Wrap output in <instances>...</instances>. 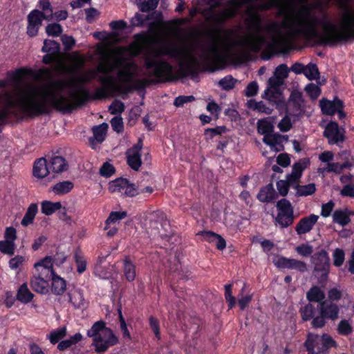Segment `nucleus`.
<instances>
[{
  "mask_svg": "<svg viewBox=\"0 0 354 354\" xmlns=\"http://www.w3.org/2000/svg\"><path fill=\"white\" fill-rule=\"evenodd\" d=\"M98 80L103 86L98 88L93 94L84 86V84L91 82L87 75L70 81L53 82L50 86L59 95L49 91L40 99L37 97L40 89L31 84L24 85L17 99L12 92L6 91L0 93V104L2 105L0 109V125L8 124L12 118H19L16 108L24 116L33 118L49 115L53 109L62 113H71L84 106L90 100L104 99L108 97L109 88L111 90L115 78L113 75L100 76Z\"/></svg>",
  "mask_w": 354,
  "mask_h": 354,
  "instance_id": "obj_1",
  "label": "nucleus"
},
{
  "mask_svg": "<svg viewBox=\"0 0 354 354\" xmlns=\"http://www.w3.org/2000/svg\"><path fill=\"white\" fill-rule=\"evenodd\" d=\"M307 26L303 28H295L291 23L283 21L281 26L292 30L294 35H302L307 38H316L318 44L329 47H335L338 45L346 44L354 41V11L348 10L343 13L337 24L330 21L322 22L323 32L319 33L316 29L318 23L315 17H312L307 13Z\"/></svg>",
  "mask_w": 354,
  "mask_h": 354,
  "instance_id": "obj_2",
  "label": "nucleus"
},
{
  "mask_svg": "<svg viewBox=\"0 0 354 354\" xmlns=\"http://www.w3.org/2000/svg\"><path fill=\"white\" fill-rule=\"evenodd\" d=\"M181 53V49L174 45L166 46L160 49L154 50L151 55H147L144 66L147 70H151L150 75L156 78V82H167L174 79V68L167 61L160 59L162 56L177 57Z\"/></svg>",
  "mask_w": 354,
  "mask_h": 354,
  "instance_id": "obj_3",
  "label": "nucleus"
},
{
  "mask_svg": "<svg viewBox=\"0 0 354 354\" xmlns=\"http://www.w3.org/2000/svg\"><path fill=\"white\" fill-rule=\"evenodd\" d=\"M209 35L212 37V41L207 48V52L200 56L201 62L198 59L192 56L188 62L180 64L179 71L184 76H190L192 80L198 77L200 71L214 72L216 71L215 62L218 55V48L213 37L212 32Z\"/></svg>",
  "mask_w": 354,
  "mask_h": 354,
  "instance_id": "obj_4",
  "label": "nucleus"
},
{
  "mask_svg": "<svg viewBox=\"0 0 354 354\" xmlns=\"http://www.w3.org/2000/svg\"><path fill=\"white\" fill-rule=\"evenodd\" d=\"M86 335L92 338V346L98 353H105L110 347L119 343L113 330L106 327V322L102 319L95 322L87 330Z\"/></svg>",
  "mask_w": 354,
  "mask_h": 354,
  "instance_id": "obj_5",
  "label": "nucleus"
},
{
  "mask_svg": "<svg viewBox=\"0 0 354 354\" xmlns=\"http://www.w3.org/2000/svg\"><path fill=\"white\" fill-rule=\"evenodd\" d=\"M339 306L334 302L325 301L318 305L319 314L311 321L314 328H322L325 326L327 320L336 321L339 317Z\"/></svg>",
  "mask_w": 354,
  "mask_h": 354,
  "instance_id": "obj_6",
  "label": "nucleus"
},
{
  "mask_svg": "<svg viewBox=\"0 0 354 354\" xmlns=\"http://www.w3.org/2000/svg\"><path fill=\"white\" fill-rule=\"evenodd\" d=\"M277 214L274 218L277 225L281 228L291 226L295 221L294 207L286 198L279 200L276 205Z\"/></svg>",
  "mask_w": 354,
  "mask_h": 354,
  "instance_id": "obj_7",
  "label": "nucleus"
},
{
  "mask_svg": "<svg viewBox=\"0 0 354 354\" xmlns=\"http://www.w3.org/2000/svg\"><path fill=\"white\" fill-rule=\"evenodd\" d=\"M310 263L313 266L315 273L320 274V279L326 281L330 273V259L328 252L322 249L310 257Z\"/></svg>",
  "mask_w": 354,
  "mask_h": 354,
  "instance_id": "obj_8",
  "label": "nucleus"
},
{
  "mask_svg": "<svg viewBox=\"0 0 354 354\" xmlns=\"http://www.w3.org/2000/svg\"><path fill=\"white\" fill-rule=\"evenodd\" d=\"M111 192H120L127 197H134L139 194V187L127 178H118L109 183Z\"/></svg>",
  "mask_w": 354,
  "mask_h": 354,
  "instance_id": "obj_9",
  "label": "nucleus"
},
{
  "mask_svg": "<svg viewBox=\"0 0 354 354\" xmlns=\"http://www.w3.org/2000/svg\"><path fill=\"white\" fill-rule=\"evenodd\" d=\"M346 131L344 127H339L335 121H330L326 126L323 136L328 140L330 145L344 142Z\"/></svg>",
  "mask_w": 354,
  "mask_h": 354,
  "instance_id": "obj_10",
  "label": "nucleus"
},
{
  "mask_svg": "<svg viewBox=\"0 0 354 354\" xmlns=\"http://www.w3.org/2000/svg\"><path fill=\"white\" fill-rule=\"evenodd\" d=\"M143 147V140L139 138L138 142L125 153L127 165L134 171H138L142 165L141 150Z\"/></svg>",
  "mask_w": 354,
  "mask_h": 354,
  "instance_id": "obj_11",
  "label": "nucleus"
},
{
  "mask_svg": "<svg viewBox=\"0 0 354 354\" xmlns=\"http://www.w3.org/2000/svg\"><path fill=\"white\" fill-rule=\"evenodd\" d=\"M152 82L153 80L142 79L136 80L134 84H127L124 85H116L115 82L113 86H111V91L118 93L122 98H124L133 91H144Z\"/></svg>",
  "mask_w": 354,
  "mask_h": 354,
  "instance_id": "obj_12",
  "label": "nucleus"
},
{
  "mask_svg": "<svg viewBox=\"0 0 354 354\" xmlns=\"http://www.w3.org/2000/svg\"><path fill=\"white\" fill-rule=\"evenodd\" d=\"M35 72L28 68H19L15 71H8L6 73V80L10 86L18 87L23 82L24 76H35Z\"/></svg>",
  "mask_w": 354,
  "mask_h": 354,
  "instance_id": "obj_13",
  "label": "nucleus"
},
{
  "mask_svg": "<svg viewBox=\"0 0 354 354\" xmlns=\"http://www.w3.org/2000/svg\"><path fill=\"white\" fill-rule=\"evenodd\" d=\"M275 266L281 269L295 270L299 272L304 273L307 271L306 263L300 260L290 259L285 257H280L274 263Z\"/></svg>",
  "mask_w": 354,
  "mask_h": 354,
  "instance_id": "obj_14",
  "label": "nucleus"
},
{
  "mask_svg": "<svg viewBox=\"0 0 354 354\" xmlns=\"http://www.w3.org/2000/svg\"><path fill=\"white\" fill-rule=\"evenodd\" d=\"M48 167L50 171L55 174H60L67 171L69 169V164L66 158L60 155L53 153L48 155Z\"/></svg>",
  "mask_w": 354,
  "mask_h": 354,
  "instance_id": "obj_15",
  "label": "nucleus"
},
{
  "mask_svg": "<svg viewBox=\"0 0 354 354\" xmlns=\"http://www.w3.org/2000/svg\"><path fill=\"white\" fill-rule=\"evenodd\" d=\"M319 106L323 115H334L337 108H344L345 105L342 100L335 96L333 100L322 98L319 100Z\"/></svg>",
  "mask_w": 354,
  "mask_h": 354,
  "instance_id": "obj_16",
  "label": "nucleus"
},
{
  "mask_svg": "<svg viewBox=\"0 0 354 354\" xmlns=\"http://www.w3.org/2000/svg\"><path fill=\"white\" fill-rule=\"evenodd\" d=\"M318 219L319 216L314 214L302 217L295 227L297 234L301 236L310 232L317 223Z\"/></svg>",
  "mask_w": 354,
  "mask_h": 354,
  "instance_id": "obj_17",
  "label": "nucleus"
},
{
  "mask_svg": "<svg viewBox=\"0 0 354 354\" xmlns=\"http://www.w3.org/2000/svg\"><path fill=\"white\" fill-rule=\"evenodd\" d=\"M50 172L47 156L41 157L35 160L32 167V175L34 177L37 179H43L47 177Z\"/></svg>",
  "mask_w": 354,
  "mask_h": 354,
  "instance_id": "obj_18",
  "label": "nucleus"
},
{
  "mask_svg": "<svg viewBox=\"0 0 354 354\" xmlns=\"http://www.w3.org/2000/svg\"><path fill=\"white\" fill-rule=\"evenodd\" d=\"M162 14L151 12L147 15L136 12L134 16L130 19V24L132 27H142L145 25L147 21L149 20L156 19L158 21L162 20Z\"/></svg>",
  "mask_w": 354,
  "mask_h": 354,
  "instance_id": "obj_19",
  "label": "nucleus"
},
{
  "mask_svg": "<svg viewBox=\"0 0 354 354\" xmlns=\"http://www.w3.org/2000/svg\"><path fill=\"white\" fill-rule=\"evenodd\" d=\"M53 14H46L37 9L32 10L28 15L27 20L28 23L41 26L43 20L50 21L53 19Z\"/></svg>",
  "mask_w": 354,
  "mask_h": 354,
  "instance_id": "obj_20",
  "label": "nucleus"
},
{
  "mask_svg": "<svg viewBox=\"0 0 354 354\" xmlns=\"http://www.w3.org/2000/svg\"><path fill=\"white\" fill-rule=\"evenodd\" d=\"M107 129L108 124L105 122L100 125L93 127V138H91L89 139V142L92 149H95V142H96L98 144H100L105 140Z\"/></svg>",
  "mask_w": 354,
  "mask_h": 354,
  "instance_id": "obj_21",
  "label": "nucleus"
},
{
  "mask_svg": "<svg viewBox=\"0 0 354 354\" xmlns=\"http://www.w3.org/2000/svg\"><path fill=\"white\" fill-rule=\"evenodd\" d=\"M257 198L262 203L273 202L277 198V193L272 184L270 183L261 187L257 194Z\"/></svg>",
  "mask_w": 354,
  "mask_h": 354,
  "instance_id": "obj_22",
  "label": "nucleus"
},
{
  "mask_svg": "<svg viewBox=\"0 0 354 354\" xmlns=\"http://www.w3.org/2000/svg\"><path fill=\"white\" fill-rule=\"evenodd\" d=\"M122 270L125 279L132 282L136 277V267L129 257L126 256L122 260Z\"/></svg>",
  "mask_w": 354,
  "mask_h": 354,
  "instance_id": "obj_23",
  "label": "nucleus"
},
{
  "mask_svg": "<svg viewBox=\"0 0 354 354\" xmlns=\"http://www.w3.org/2000/svg\"><path fill=\"white\" fill-rule=\"evenodd\" d=\"M326 295L324 292L318 286L313 285L306 292V299L311 303H318L319 305L322 302L325 301Z\"/></svg>",
  "mask_w": 354,
  "mask_h": 354,
  "instance_id": "obj_24",
  "label": "nucleus"
},
{
  "mask_svg": "<svg viewBox=\"0 0 354 354\" xmlns=\"http://www.w3.org/2000/svg\"><path fill=\"white\" fill-rule=\"evenodd\" d=\"M52 275V286L51 291L55 295H62L66 290V281L57 275L55 272Z\"/></svg>",
  "mask_w": 354,
  "mask_h": 354,
  "instance_id": "obj_25",
  "label": "nucleus"
},
{
  "mask_svg": "<svg viewBox=\"0 0 354 354\" xmlns=\"http://www.w3.org/2000/svg\"><path fill=\"white\" fill-rule=\"evenodd\" d=\"M34 297V295L30 291L26 283L21 284L17 290L16 299L22 304L30 303Z\"/></svg>",
  "mask_w": 354,
  "mask_h": 354,
  "instance_id": "obj_26",
  "label": "nucleus"
},
{
  "mask_svg": "<svg viewBox=\"0 0 354 354\" xmlns=\"http://www.w3.org/2000/svg\"><path fill=\"white\" fill-rule=\"evenodd\" d=\"M138 66L133 62H128L124 66V70L120 71L118 73V77L120 80L124 81L126 84H130L132 81L133 73L131 70H136Z\"/></svg>",
  "mask_w": 354,
  "mask_h": 354,
  "instance_id": "obj_27",
  "label": "nucleus"
},
{
  "mask_svg": "<svg viewBox=\"0 0 354 354\" xmlns=\"http://www.w3.org/2000/svg\"><path fill=\"white\" fill-rule=\"evenodd\" d=\"M30 286L32 290L37 292L44 294L48 292V283L39 275L32 277Z\"/></svg>",
  "mask_w": 354,
  "mask_h": 354,
  "instance_id": "obj_28",
  "label": "nucleus"
},
{
  "mask_svg": "<svg viewBox=\"0 0 354 354\" xmlns=\"http://www.w3.org/2000/svg\"><path fill=\"white\" fill-rule=\"evenodd\" d=\"M267 44V40L263 35H257L254 39L244 43L252 52L259 53L263 46Z\"/></svg>",
  "mask_w": 354,
  "mask_h": 354,
  "instance_id": "obj_29",
  "label": "nucleus"
},
{
  "mask_svg": "<svg viewBox=\"0 0 354 354\" xmlns=\"http://www.w3.org/2000/svg\"><path fill=\"white\" fill-rule=\"evenodd\" d=\"M61 202H52L50 201H43L41 203V213L46 216H50L61 209Z\"/></svg>",
  "mask_w": 354,
  "mask_h": 354,
  "instance_id": "obj_30",
  "label": "nucleus"
},
{
  "mask_svg": "<svg viewBox=\"0 0 354 354\" xmlns=\"http://www.w3.org/2000/svg\"><path fill=\"white\" fill-rule=\"evenodd\" d=\"M83 339V336L80 333H77L73 336H71L69 339L62 340L57 344V349L59 351H64L73 345L81 342Z\"/></svg>",
  "mask_w": 354,
  "mask_h": 354,
  "instance_id": "obj_31",
  "label": "nucleus"
},
{
  "mask_svg": "<svg viewBox=\"0 0 354 354\" xmlns=\"http://www.w3.org/2000/svg\"><path fill=\"white\" fill-rule=\"evenodd\" d=\"M333 221L343 227L347 225L351 222V218L348 217L346 208L335 210L333 214Z\"/></svg>",
  "mask_w": 354,
  "mask_h": 354,
  "instance_id": "obj_32",
  "label": "nucleus"
},
{
  "mask_svg": "<svg viewBox=\"0 0 354 354\" xmlns=\"http://www.w3.org/2000/svg\"><path fill=\"white\" fill-rule=\"evenodd\" d=\"M66 326H63L50 331L48 335V339L52 344H59V342L66 336Z\"/></svg>",
  "mask_w": 354,
  "mask_h": 354,
  "instance_id": "obj_33",
  "label": "nucleus"
},
{
  "mask_svg": "<svg viewBox=\"0 0 354 354\" xmlns=\"http://www.w3.org/2000/svg\"><path fill=\"white\" fill-rule=\"evenodd\" d=\"M38 212V205L37 203H31L27 210L26 212L21 220V225L23 226H28L32 224L34 221L35 217Z\"/></svg>",
  "mask_w": 354,
  "mask_h": 354,
  "instance_id": "obj_34",
  "label": "nucleus"
},
{
  "mask_svg": "<svg viewBox=\"0 0 354 354\" xmlns=\"http://www.w3.org/2000/svg\"><path fill=\"white\" fill-rule=\"evenodd\" d=\"M74 187V184L70 180H65L56 183L52 191L57 195H64L69 193Z\"/></svg>",
  "mask_w": 354,
  "mask_h": 354,
  "instance_id": "obj_35",
  "label": "nucleus"
},
{
  "mask_svg": "<svg viewBox=\"0 0 354 354\" xmlns=\"http://www.w3.org/2000/svg\"><path fill=\"white\" fill-rule=\"evenodd\" d=\"M293 188L296 189L297 196H307L313 194L316 191V187L315 183H309L306 185H300L296 184L293 186Z\"/></svg>",
  "mask_w": 354,
  "mask_h": 354,
  "instance_id": "obj_36",
  "label": "nucleus"
},
{
  "mask_svg": "<svg viewBox=\"0 0 354 354\" xmlns=\"http://www.w3.org/2000/svg\"><path fill=\"white\" fill-rule=\"evenodd\" d=\"M41 52L57 55L60 52V45L55 40L45 39L44 41V46L41 48Z\"/></svg>",
  "mask_w": 354,
  "mask_h": 354,
  "instance_id": "obj_37",
  "label": "nucleus"
},
{
  "mask_svg": "<svg viewBox=\"0 0 354 354\" xmlns=\"http://www.w3.org/2000/svg\"><path fill=\"white\" fill-rule=\"evenodd\" d=\"M319 342L321 345L319 348L322 354H325L324 353L330 348L335 347L337 345L336 342L333 337L326 333H324L322 336H319Z\"/></svg>",
  "mask_w": 354,
  "mask_h": 354,
  "instance_id": "obj_38",
  "label": "nucleus"
},
{
  "mask_svg": "<svg viewBox=\"0 0 354 354\" xmlns=\"http://www.w3.org/2000/svg\"><path fill=\"white\" fill-rule=\"evenodd\" d=\"M74 260L77 266V272L82 274L86 269L87 262L80 249L74 252Z\"/></svg>",
  "mask_w": 354,
  "mask_h": 354,
  "instance_id": "obj_39",
  "label": "nucleus"
},
{
  "mask_svg": "<svg viewBox=\"0 0 354 354\" xmlns=\"http://www.w3.org/2000/svg\"><path fill=\"white\" fill-rule=\"evenodd\" d=\"M300 314L304 322L313 320L315 317V308L310 303L307 304L300 308Z\"/></svg>",
  "mask_w": 354,
  "mask_h": 354,
  "instance_id": "obj_40",
  "label": "nucleus"
},
{
  "mask_svg": "<svg viewBox=\"0 0 354 354\" xmlns=\"http://www.w3.org/2000/svg\"><path fill=\"white\" fill-rule=\"evenodd\" d=\"M310 162V159L308 158L299 159L292 165V172L301 178L303 171L308 167Z\"/></svg>",
  "mask_w": 354,
  "mask_h": 354,
  "instance_id": "obj_41",
  "label": "nucleus"
},
{
  "mask_svg": "<svg viewBox=\"0 0 354 354\" xmlns=\"http://www.w3.org/2000/svg\"><path fill=\"white\" fill-rule=\"evenodd\" d=\"M127 216V213L125 211L111 212L105 221L104 229L108 230L109 225L124 218Z\"/></svg>",
  "mask_w": 354,
  "mask_h": 354,
  "instance_id": "obj_42",
  "label": "nucleus"
},
{
  "mask_svg": "<svg viewBox=\"0 0 354 354\" xmlns=\"http://www.w3.org/2000/svg\"><path fill=\"white\" fill-rule=\"evenodd\" d=\"M113 65H109V67H107L105 65L101 64L97 67L96 71L91 70L87 73V75L89 77L90 80H95L99 78L97 76V73H104V74H109L110 73L112 70L113 69Z\"/></svg>",
  "mask_w": 354,
  "mask_h": 354,
  "instance_id": "obj_43",
  "label": "nucleus"
},
{
  "mask_svg": "<svg viewBox=\"0 0 354 354\" xmlns=\"http://www.w3.org/2000/svg\"><path fill=\"white\" fill-rule=\"evenodd\" d=\"M304 75L309 80H314L319 78V71L316 64L309 63L306 66Z\"/></svg>",
  "mask_w": 354,
  "mask_h": 354,
  "instance_id": "obj_44",
  "label": "nucleus"
},
{
  "mask_svg": "<svg viewBox=\"0 0 354 354\" xmlns=\"http://www.w3.org/2000/svg\"><path fill=\"white\" fill-rule=\"evenodd\" d=\"M236 82V79L228 75L221 79L218 82V85L224 91H230L234 88Z\"/></svg>",
  "mask_w": 354,
  "mask_h": 354,
  "instance_id": "obj_45",
  "label": "nucleus"
},
{
  "mask_svg": "<svg viewBox=\"0 0 354 354\" xmlns=\"http://www.w3.org/2000/svg\"><path fill=\"white\" fill-rule=\"evenodd\" d=\"M319 345V335L312 333H308L306 339L304 343V347L306 349L313 348L315 350V347H320Z\"/></svg>",
  "mask_w": 354,
  "mask_h": 354,
  "instance_id": "obj_46",
  "label": "nucleus"
},
{
  "mask_svg": "<svg viewBox=\"0 0 354 354\" xmlns=\"http://www.w3.org/2000/svg\"><path fill=\"white\" fill-rule=\"evenodd\" d=\"M337 330L340 335L348 336L353 333V328L348 320L342 319L338 324Z\"/></svg>",
  "mask_w": 354,
  "mask_h": 354,
  "instance_id": "obj_47",
  "label": "nucleus"
},
{
  "mask_svg": "<svg viewBox=\"0 0 354 354\" xmlns=\"http://www.w3.org/2000/svg\"><path fill=\"white\" fill-rule=\"evenodd\" d=\"M225 289V299L227 303L228 309H232L236 305V299L232 295V284H225L224 286Z\"/></svg>",
  "mask_w": 354,
  "mask_h": 354,
  "instance_id": "obj_48",
  "label": "nucleus"
},
{
  "mask_svg": "<svg viewBox=\"0 0 354 354\" xmlns=\"http://www.w3.org/2000/svg\"><path fill=\"white\" fill-rule=\"evenodd\" d=\"M232 16V12L231 10H223L218 14L212 15L210 19L217 24L222 25Z\"/></svg>",
  "mask_w": 354,
  "mask_h": 354,
  "instance_id": "obj_49",
  "label": "nucleus"
},
{
  "mask_svg": "<svg viewBox=\"0 0 354 354\" xmlns=\"http://www.w3.org/2000/svg\"><path fill=\"white\" fill-rule=\"evenodd\" d=\"M16 245L9 241H0V252L3 254L12 256L15 254Z\"/></svg>",
  "mask_w": 354,
  "mask_h": 354,
  "instance_id": "obj_50",
  "label": "nucleus"
},
{
  "mask_svg": "<svg viewBox=\"0 0 354 354\" xmlns=\"http://www.w3.org/2000/svg\"><path fill=\"white\" fill-rule=\"evenodd\" d=\"M69 301L71 302L75 308H81L84 306V299L83 294L77 292L73 295L68 293Z\"/></svg>",
  "mask_w": 354,
  "mask_h": 354,
  "instance_id": "obj_51",
  "label": "nucleus"
},
{
  "mask_svg": "<svg viewBox=\"0 0 354 354\" xmlns=\"http://www.w3.org/2000/svg\"><path fill=\"white\" fill-rule=\"evenodd\" d=\"M62 32V26L57 23L49 24L46 27V32L48 36L58 37Z\"/></svg>",
  "mask_w": 354,
  "mask_h": 354,
  "instance_id": "obj_52",
  "label": "nucleus"
},
{
  "mask_svg": "<svg viewBox=\"0 0 354 354\" xmlns=\"http://www.w3.org/2000/svg\"><path fill=\"white\" fill-rule=\"evenodd\" d=\"M333 266L340 267L345 260V252L341 248H336L333 252Z\"/></svg>",
  "mask_w": 354,
  "mask_h": 354,
  "instance_id": "obj_53",
  "label": "nucleus"
},
{
  "mask_svg": "<svg viewBox=\"0 0 354 354\" xmlns=\"http://www.w3.org/2000/svg\"><path fill=\"white\" fill-rule=\"evenodd\" d=\"M343 296V292L337 287L331 288L328 291V302H337L339 301Z\"/></svg>",
  "mask_w": 354,
  "mask_h": 354,
  "instance_id": "obj_54",
  "label": "nucleus"
},
{
  "mask_svg": "<svg viewBox=\"0 0 354 354\" xmlns=\"http://www.w3.org/2000/svg\"><path fill=\"white\" fill-rule=\"evenodd\" d=\"M283 136L279 134H268L264 136L263 141L268 145L271 147H274L277 145H281V138Z\"/></svg>",
  "mask_w": 354,
  "mask_h": 354,
  "instance_id": "obj_55",
  "label": "nucleus"
},
{
  "mask_svg": "<svg viewBox=\"0 0 354 354\" xmlns=\"http://www.w3.org/2000/svg\"><path fill=\"white\" fill-rule=\"evenodd\" d=\"M258 131L263 135H268L273 131V125L267 120H259L258 122Z\"/></svg>",
  "mask_w": 354,
  "mask_h": 354,
  "instance_id": "obj_56",
  "label": "nucleus"
},
{
  "mask_svg": "<svg viewBox=\"0 0 354 354\" xmlns=\"http://www.w3.org/2000/svg\"><path fill=\"white\" fill-rule=\"evenodd\" d=\"M149 323L150 328L153 332L156 338L158 340H160L161 339V336L159 320L156 317L151 315L149 318Z\"/></svg>",
  "mask_w": 354,
  "mask_h": 354,
  "instance_id": "obj_57",
  "label": "nucleus"
},
{
  "mask_svg": "<svg viewBox=\"0 0 354 354\" xmlns=\"http://www.w3.org/2000/svg\"><path fill=\"white\" fill-rule=\"evenodd\" d=\"M38 266L44 267V268L50 272L51 274H54L55 271L53 268V259L51 257H46L35 264V268Z\"/></svg>",
  "mask_w": 354,
  "mask_h": 354,
  "instance_id": "obj_58",
  "label": "nucleus"
},
{
  "mask_svg": "<svg viewBox=\"0 0 354 354\" xmlns=\"http://www.w3.org/2000/svg\"><path fill=\"white\" fill-rule=\"evenodd\" d=\"M115 172V167L108 162H104L100 169V174L106 178L111 177Z\"/></svg>",
  "mask_w": 354,
  "mask_h": 354,
  "instance_id": "obj_59",
  "label": "nucleus"
},
{
  "mask_svg": "<svg viewBox=\"0 0 354 354\" xmlns=\"http://www.w3.org/2000/svg\"><path fill=\"white\" fill-rule=\"evenodd\" d=\"M227 128L225 126H218L215 128H208L205 131V135L208 136L209 139H212L214 136L221 135L226 132Z\"/></svg>",
  "mask_w": 354,
  "mask_h": 354,
  "instance_id": "obj_60",
  "label": "nucleus"
},
{
  "mask_svg": "<svg viewBox=\"0 0 354 354\" xmlns=\"http://www.w3.org/2000/svg\"><path fill=\"white\" fill-rule=\"evenodd\" d=\"M292 106V115L294 116L301 117L304 113V100L301 101H294L290 102Z\"/></svg>",
  "mask_w": 354,
  "mask_h": 354,
  "instance_id": "obj_61",
  "label": "nucleus"
},
{
  "mask_svg": "<svg viewBox=\"0 0 354 354\" xmlns=\"http://www.w3.org/2000/svg\"><path fill=\"white\" fill-rule=\"evenodd\" d=\"M158 2L159 0H147L138 9L142 12L153 11L157 8Z\"/></svg>",
  "mask_w": 354,
  "mask_h": 354,
  "instance_id": "obj_62",
  "label": "nucleus"
},
{
  "mask_svg": "<svg viewBox=\"0 0 354 354\" xmlns=\"http://www.w3.org/2000/svg\"><path fill=\"white\" fill-rule=\"evenodd\" d=\"M305 91L312 99L317 98L321 93L319 87L313 83L307 84Z\"/></svg>",
  "mask_w": 354,
  "mask_h": 354,
  "instance_id": "obj_63",
  "label": "nucleus"
},
{
  "mask_svg": "<svg viewBox=\"0 0 354 354\" xmlns=\"http://www.w3.org/2000/svg\"><path fill=\"white\" fill-rule=\"evenodd\" d=\"M259 91V85L256 81L250 82L245 87L244 94L246 97H254L255 96Z\"/></svg>",
  "mask_w": 354,
  "mask_h": 354,
  "instance_id": "obj_64",
  "label": "nucleus"
}]
</instances>
